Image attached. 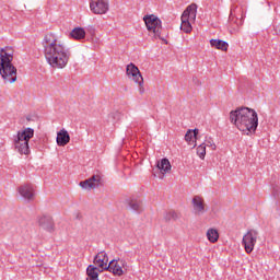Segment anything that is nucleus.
I'll return each mask as SVG.
<instances>
[{"label":"nucleus","mask_w":280,"mask_h":280,"mask_svg":"<svg viewBox=\"0 0 280 280\" xmlns=\"http://www.w3.org/2000/svg\"><path fill=\"white\" fill-rule=\"evenodd\" d=\"M69 36L74 40H82L86 38V31L83 27H75L70 32Z\"/></svg>","instance_id":"18"},{"label":"nucleus","mask_w":280,"mask_h":280,"mask_svg":"<svg viewBox=\"0 0 280 280\" xmlns=\"http://www.w3.org/2000/svg\"><path fill=\"white\" fill-rule=\"evenodd\" d=\"M197 155L201 161H205V156H207V143H201L197 147Z\"/></svg>","instance_id":"24"},{"label":"nucleus","mask_w":280,"mask_h":280,"mask_svg":"<svg viewBox=\"0 0 280 280\" xmlns=\"http://www.w3.org/2000/svg\"><path fill=\"white\" fill-rule=\"evenodd\" d=\"M37 224L43 229V231H46L47 233H54L56 231V223H54V219L51 217H38Z\"/></svg>","instance_id":"10"},{"label":"nucleus","mask_w":280,"mask_h":280,"mask_svg":"<svg viewBox=\"0 0 280 280\" xmlns=\"http://www.w3.org/2000/svg\"><path fill=\"white\" fill-rule=\"evenodd\" d=\"M207 240L211 243V244H215V242H218V240H220V233H218V230L215 229H209L207 231Z\"/></svg>","instance_id":"23"},{"label":"nucleus","mask_w":280,"mask_h":280,"mask_svg":"<svg viewBox=\"0 0 280 280\" xmlns=\"http://www.w3.org/2000/svg\"><path fill=\"white\" fill-rule=\"evenodd\" d=\"M34 139V129L30 127H23L15 136H13V145L15 152L27 156L30 154V140Z\"/></svg>","instance_id":"4"},{"label":"nucleus","mask_w":280,"mask_h":280,"mask_svg":"<svg viewBox=\"0 0 280 280\" xmlns=\"http://www.w3.org/2000/svg\"><path fill=\"white\" fill-rule=\"evenodd\" d=\"M127 205L132 211H143V201L142 200L128 199Z\"/></svg>","instance_id":"22"},{"label":"nucleus","mask_w":280,"mask_h":280,"mask_svg":"<svg viewBox=\"0 0 280 280\" xmlns=\"http://www.w3.org/2000/svg\"><path fill=\"white\" fill-rule=\"evenodd\" d=\"M198 129H189L185 135V141L188 145L196 148V141H198Z\"/></svg>","instance_id":"17"},{"label":"nucleus","mask_w":280,"mask_h":280,"mask_svg":"<svg viewBox=\"0 0 280 280\" xmlns=\"http://www.w3.org/2000/svg\"><path fill=\"white\" fill-rule=\"evenodd\" d=\"M18 191L24 200L32 201L36 198V192L34 190V186L30 184H24L18 188Z\"/></svg>","instance_id":"13"},{"label":"nucleus","mask_w":280,"mask_h":280,"mask_svg":"<svg viewBox=\"0 0 280 280\" xmlns=\"http://www.w3.org/2000/svg\"><path fill=\"white\" fill-rule=\"evenodd\" d=\"M168 215H170V218H172L173 220H178V214H177L176 212H174V211H171V212L168 213Z\"/></svg>","instance_id":"27"},{"label":"nucleus","mask_w":280,"mask_h":280,"mask_svg":"<svg viewBox=\"0 0 280 280\" xmlns=\"http://www.w3.org/2000/svg\"><path fill=\"white\" fill-rule=\"evenodd\" d=\"M259 237V232L255 229L248 230L243 236V246L245 252L250 254L252 250H255V244Z\"/></svg>","instance_id":"7"},{"label":"nucleus","mask_w":280,"mask_h":280,"mask_svg":"<svg viewBox=\"0 0 280 280\" xmlns=\"http://www.w3.org/2000/svg\"><path fill=\"white\" fill-rule=\"evenodd\" d=\"M210 46L213 47V49H220L221 51H228L229 49V43L222 39H210Z\"/></svg>","instance_id":"21"},{"label":"nucleus","mask_w":280,"mask_h":280,"mask_svg":"<svg viewBox=\"0 0 280 280\" xmlns=\"http://www.w3.org/2000/svg\"><path fill=\"white\" fill-rule=\"evenodd\" d=\"M136 84H138L139 95H145V86L143 85V79H141V81H136Z\"/></svg>","instance_id":"25"},{"label":"nucleus","mask_w":280,"mask_h":280,"mask_svg":"<svg viewBox=\"0 0 280 280\" xmlns=\"http://www.w3.org/2000/svg\"><path fill=\"white\" fill-rule=\"evenodd\" d=\"M230 121L243 135H255L259 126V116L253 108L238 107L230 113Z\"/></svg>","instance_id":"2"},{"label":"nucleus","mask_w":280,"mask_h":280,"mask_svg":"<svg viewBox=\"0 0 280 280\" xmlns=\"http://www.w3.org/2000/svg\"><path fill=\"white\" fill-rule=\"evenodd\" d=\"M195 215H202L206 211L205 199L200 196H195L191 200Z\"/></svg>","instance_id":"15"},{"label":"nucleus","mask_w":280,"mask_h":280,"mask_svg":"<svg viewBox=\"0 0 280 280\" xmlns=\"http://www.w3.org/2000/svg\"><path fill=\"white\" fill-rule=\"evenodd\" d=\"M100 183H102V177L100 175H94L89 179L80 182L79 186L81 189H85V191H91V189L100 187Z\"/></svg>","instance_id":"12"},{"label":"nucleus","mask_w":280,"mask_h":280,"mask_svg":"<svg viewBox=\"0 0 280 280\" xmlns=\"http://www.w3.org/2000/svg\"><path fill=\"white\" fill-rule=\"evenodd\" d=\"M91 1H95V0H91Z\"/></svg>","instance_id":"28"},{"label":"nucleus","mask_w":280,"mask_h":280,"mask_svg":"<svg viewBox=\"0 0 280 280\" xmlns=\"http://www.w3.org/2000/svg\"><path fill=\"white\" fill-rule=\"evenodd\" d=\"M94 266L101 270V272H104V270H108L109 262H108V254L106 252H100L94 257Z\"/></svg>","instance_id":"11"},{"label":"nucleus","mask_w":280,"mask_h":280,"mask_svg":"<svg viewBox=\"0 0 280 280\" xmlns=\"http://www.w3.org/2000/svg\"><path fill=\"white\" fill-rule=\"evenodd\" d=\"M14 60V48L4 47L0 49V75L5 84H14L16 82L18 70L12 63Z\"/></svg>","instance_id":"3"},{"label":"nucleus","mask_w":280,"mask_h":280,"mask_svg":"<svg viewBox=\"0 0 280 280\" xmlns=\"http://www.w3.org/2000/svg\"><path fill=\"white\" fill-rule=\"evenodd\" d=\"M110 8L108 0H95L90 2V10L93 14H106Z\"/></svg>","instance_id":"9"},{"label":"nucleus","mask_w":280,"mask_h":280,"mask_svg":"<svg viewBox=\"0 0 280 280\" xmlns=\"http://www.w3.org/2000/svg\"><path fill=\"white\" fill-rule=\"evenodd\" d=\"M127 78L132 82H141L143 80V75H141V71L139 68L135 66V63L127 65L126 68Z\"/></svg>","instance_id":"14"},{"label":"nucleus","mask_w":280,"mask_h":280,"mask_svg":"<svg viewBox=\"0 0 280 280\" xmlns=\"http://www.w3.org/2000/svg\"><path fill=\"white\" fill-rule=\"evenodd\" d=\"M203 143H206V148L208 147V148H211V150H215V142H213L211 139H208V140H206V142H203Z\"/></svg>","instance_id":"26"},{"label":"nucleus","mask_w":280,"mask_h":280,"mask_svg":"<svg viewBox=\"0 0 280 280\" xmlns=\"http://www.w3.org/2000/svg\"><path fill=\"white\" fill-rule=\"evenodd\" d=\"M107 270L115 277H121L128 272V262L124 259H113Z\"/></svg>","instance_id":"8"},{"label":"nucleus","mask_w":280,"mask_h":280,"mask_svg":"<svg viewBox=\"0 0 280 280\" xmlns=\"http://www.w3.org/2000/svg\"><path fill=\"white\" fill-rule=\"evenodd\" d=\"M198 14V5L196 3L189 4L182 14L180 30L185 34H191L194 23H196V16Z\"/></svg>","instance_id":"5"},{"label":"nucleus","mask_w":280,"mask_h":280,"mask_svg":"<svg viewBox=\"0 0 280 280\" xmlns=\"http://www.w3.org/2000/svg\"><path fill=\"white\" fill-rule=\"evenodd\" d=\"M143 22L150 34L154 35L155 38H161V32H163V22H161L159 16L154 14L144 15Z\"/></svg>","instance_id":"6"},{"label":"nucleus","mask_w":280,"mask_h":280,"mask_svg":"<svg viewBox=\"0 0 280 280\" xmlns=\"http://www.w3.org/2000/svg\"><path fill=\"white\" fill-rule=\"evenodd\" d=\"M100 272H102V269L100 267H96L95 265H90L86 269L88 280H97L100 277Z\"/></svg>","instance_id":"20"},{"label":"nucleus","mask_w":280,"mask_h":280,"mask_svg":"<svg viewBox=\"0 0 280 280\" xmlns=\"http://www.w3.org/2000/svg\"><path fill=\"white\" fill-rule=\"evenodd\" d=\"M158 168L163 175L170 174L172 172V164L170 163V160L164 158L160 162H158Z\"/></svg>","instance_id":"19"},{"label":"nucleus","mask_w":280,"mask_h":280,"mask_svg":"<svg viewBox=\"0 0 280 280\" xmlns=\"http://www.w3.org/2000/svg\"><path fill=\"white\" fill-rule=\"evenodd\" d=\"M71 141V136H69V131L67 129L62 128L57 132L56 142L59 148H65Z\"/></svg>","instance_id":"16"},{"label":"nucleus","mask_w":280,"mask_h":280,"mask_svg":"<svg viewBox=\"0 0 280 280\" xmlns=\"http://www.w3.org/2000/svg\"><path fill=\"white\" fill-rule=\"evenodd\" d=\"M44 55L51 69H65L71 60V51L54 33L46 34L44 38Z\"/></svg>","instance_id":"1"}]
</instances>
